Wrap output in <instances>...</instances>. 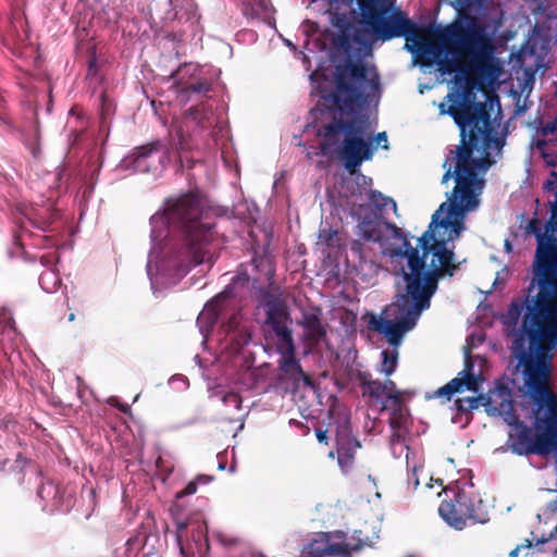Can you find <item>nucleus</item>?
Here are the masks:
<instances>
[{
	"label": "nucleus",
	"mask_w": 557,
	"mask_h": 557,
	"mask_svg": "<svg viewBox=\"0 0 557 557\" xmlns=\"http://www.w3.org/2000/svg\"><path fill=\"white\" fill-rule=\"evenodd\" d=\"M467 499L468 493L460 490L456 493L454 502H445L438 508L441 517L456 530H462L468 519L481 523L486 521L485 517L476 513L473 505H467Z\"/></svg>",
	"instance_id": "nucleus-10"
},
{
	"label": "nucleus",
	"mask_w": 557,
	"mask_h": 557,
	"mask_svg": "<svg viewBox=\"0 0 557 557\" xmlns=\"http://www.w3.org/2000/svg\"><path fill=\"white\" fill-rule=\"evenodd\" d=\"M358 178H360L362 181L363 184H367L368 181L369 183H371V180L370 178H367L364 175H360Z\"/></svg>",
	"instance_id": "nucleus-36"
},
{
	"label": "nucleus",
	"mask_w": 557,
	"mask_h": 557,
	"mask_svg": "<svg viewBox=\"0 0 557 557\" xmlns=\"http://www.w3.org/2000/svg\"><path fill=\"white\" fill-rule=\"evenodd\" d=\"M361 547L360 541H348L342 531L320 533L304 547L301 557H350Z\"/></svg>",
	"instance_id": "nucleus-8"
},
{
	"label": "nucleus",
	"mask_w": 557,
	"mask_h": 557,
	"mask_svg": "<svg viewBox=\"0 0 557 557\" xmlns=\"http://www.w3.org/2000/svg\"><path fill=\"white\" fill-rule=\"evenodd\" d=\"M110 404H112L114 406H119V408L123 412H127L129 410V406L128 405H120L116 398H111L110 399Z\"/></svg>",
	"instance_id": "nucleus-33"
},
{
	"label": "nucleus",
	"mask_w": 557,
	"mask_h": 557,
	"mask_svg": "<svg viewBox=\"0 0 557 557\" xmlns=\"http://www.w3.org/2000/svg\"><path fill=\"white\" fill-rule=\"evenodd\" d=\"M210 480H211L210 476L199 475L196 481L189 482L184 490L180 491L176 494V497L182 498L184 496L195 494L197 492V483L198 482L208 483V482H210Z\"/></svg>",
	"instance_id": "nucleus-24"
},
{
	"label": "nucleus",
	"mask_w": 557,
	"mask_h": 557,
	"mask_svg": "<svg viewBox=\"0 0 557 557\" xmlns=\"http://www.w3.org/2000/svg\"><path fill=\"white\" fill-rule=\"evenodd\" d=\"M458 409L462 411L472 410L482 405L481 395L479 397H465L456 400Z\"/></svg>",
	"instance_id": "nucleus-23"
},
{
	"label": "nucleus",
	"mask_w": 557,
	"mask_h": 557,
	"mask_svg": "<svg viewBox=\"0 0 557 557\" xmlns=\"http://www.w3.org/2000/svg\"><path fill=\"white\" fill-rule=\"evenodd\" d=\"M483 400L482 405L491 416H499L504 421L515 428V434H510L511 438L528 437L530 429L523 423L519 422L518 417L513 410L512 395L508 387L497 386L490 391L486 395H481Z\"/></svg>",
	"instance_id": "nucleus-9"
},
{
	"label": "nucleus",
	"mask_w": 557,
	"mask_h": 557,
	"mask_svg": "<svg viewBox=\"0 0 557 557\" xmlns=\"http://www.w3.org/2000/svg\"><path fill=\"white\" fill-rule=\"evenodd\" d=\"M187 91H191L195 94H207L210 90V84L208 82H198L196 84H191L186 87Z\"/></svg>",
	"instance_id": "nucleus-27"
},
{
	"label": "nucleus",
	"mask_w": 557,
	"mask_h": 557,
	"mask_svg": "<svg viewBox=\"0 0 557 557\" xmlns=\"http://www.w3.org/2000/svg\"><path fill=\"white\" fill-rule=\"evenodd\" d=\"M222 401L226 406H233L236 410H239L242 407V399L236 393H227L223 395Z\"/></svg>",
	"instance_id": "nucleus-25"
},
{
	"label": "nucleus",
	"mask_w": 557,
	"mask_h": 557,
	"mask_svg": "<svg viewBox=\"0 0 557 557\" xmlns=\"http://www.w3.org/2000/svg\"><path fill=\"white\" fill-rule=\"evenodd\" d=\"M258 5H259V10L257 11V13H259V12H264V13L269 12V9H270L269 0H259Z\"/></svg>",
	"instance_id": "nucleus-32"
},
{
	"label": "nucleus",
	"mask_w": 557,
	"mask_h": 557,
	"mask_svg": "<svg viewBox=\"0 0 557 557\" xmlns=\"http://www.w3.org/2000/svg\"><path fill=\"white\" fill-rule=\"evenodd\" d=\"M318 244L327 247H336L339 245V236L336 230L322 226L319 231Z\"/></svg>",
	"instance_id": "nucleus-22"
},
{
	"label": "nucleus",
	"mask_w": 557,
	"mask_h": 557,
	"mask_svg": "<svg viewBox=\"0 0 557 557\" xmlns=\"http://www.w3.org/2000/svg\"><path fill=\"white\" fill-rule=\"evenodd\" d=\"M483 379L480 375H475L473 373V363L467 357L465 369L459 372L458 376L453 379L449 383L438 388L435 393L436 397H446L450 399V397L456 393H461L465 391H470L476 393L480 388V384Z\"/></svg>",
	"instance_id": "nucleus-11"
},
{
	"label": "nucleus",
	"mask_w": 557,
	"mask_h": 557,
	"mask_svg": "<svg viewBox=\"0 0 557 557\" xmlns=\"http://www.w3.org/2000/svg\"><path fill=\"white\" fill-rule=\"evenodd\" d=\"M239 320L237 317H234L227 325L226 336H225V348L231 346L232 354L239 350V348L247 344L248 334L246 329H238Z\"/></svg>",
	"instance_id": "nucleus-19"
},
{
	"label": "nucleus",
	"mask_w": 557,
	"mask_h": 557,
	"mask_svg": "<svg viewBox=\"0 0 557 557\" xmlns=\"http://www.w3.org/2000/svg\"><path fill=\"white\" fill-rule=\"evenodd\" d=\"M230 293L231 292L228 289L220 293L215 298L208 301L202 311L199 313L197 324L200 329V332L205 336L214 325L222 311L225 309L224 301L228 298Z\"/></svg>",
	"instance_id": "nucleus-13"
},
{
	"label": "nucleus",
	"mask_w": 557,
	"mask_h": 557,
	"mask_svg": "<svg viewBox=\"0 0 557 557\" xmlns=\"http://www.w3.org/2000/svg\"><path fill=\"white\" fill-rule=\"evenodd\" d=\"M319 76H320V75H319V73H318V72H314V73H312V74L310 75V78H311L312 81H315V79H318V78H319Z\"/></svg>",
	"instance_id": "nucleus-37"
},
{
	"label": "nucleus",
	"mask_w": 557,
	"mask_h": 557,
	"mask_svg": "<svg viewBox=\"0 0 557 557\" xmlns=\"http://www.w3.org/2000/svg\"><path fill=\"white\" fill-rule=\"evenodd\" d=\"M219 468H220L221 470H223V469H224V465L220 463V465H219Z\"/></svg>",
	"instance_id": "nucleus-41"
},
{
	"label": "nucleus",
	"mask_w": 557,
	"mask_h": 557,
	"mask_svg": "<svg viewBox=\"0 0 557 557\" xmlns=\"http://www.w3.org/2000/svg\"><path fill=\"white\" fill-rule=\"evenodd\" d=\"M504 246H505V250H506L507 253H510L512 251V245H511L509 239L505 240Z\"/></svg>",
	"instance_id": "nucleus-35"
},
{
	"label": "nucleus",
	"mask_w": 557,
	"mask_h": 557,
	"mask_svg": "<svg viewBox=\"0 0 557 557\" xmlns=\"http://www.w3.org/2000/svg\"><path fill=\"white\" fill-rule=\"evenodd\" d=\"M290 322H276L269 325V338L273 342L277 354L280 370L295 382L304 381L309 384V377L302 371L299 361L295 358V344Z\"/></svg>",
	"instance_id": "nucleus-7"
},
{
	"label": "nucleus",
	"mask_w": 557,
	"mask_h": 557,
	"mask_svg": "<svg viewBox=\"0 0 557 557\" xmlns=\"http://www.w3.org/2000/svg\"><path fill=\"white\" fill-rule=\"evenodd\" d=\"M317 437H318L319 442H324L327 438L326 433L321 430L317 431Z\"/></svg>",
	"instance_id": "nucleus-34"
},
{
	"label": "nucleus",
	"mask_w": 557,
	"mask_h": 557,
	"mask_svg": "<svg viewBox=\"0 0 557 557\" xmlns=\"http://www.w3.org/2000/svg\"><path fill=\"white\" fill-rule=\"evenodd\" d=\"M549 203L550 216L545 223L534 216L524 227V232L534 235L537 242L534 264L539 293L525 299V311L518 330L516 326L524 308L522 301H512L503 317L504 324L513 329L511 349L523 368L527 394L536 403H547L544 417L539 413L535 417V436L530 431L528 437H520L521 448L513 444L520 454L557 451V398L546 387L549 367L544 354L545 345L557 346V195Z\"/></svg>",
	"instance_id": "nucleus-3"
},
{
	"label": "nucleus",
	"mask_w": 557,
	"mask_h": 557,
	"mask_svg": "<svg viewBox=\"0 0 557 557\" xmlns=\"http://www.w3.org/2000/svg\"><path fill=\"white\" fill-rule=\"evenodd\" d=\"M370 392L379 399L385 398L386 400H391L394 406H399L403 396L406 394V392L398 391L395 383L391 380H386L384 382H371Z\"/></svg>",
	"instance_id": "nucleus-18"
},
{
	"label": "nucleus",
	"mask_w": 557,
	"mask_h": 557,
	"mask_svg": "<svg viewBox=\"0 0 557 557\" xmlns=\"http://www.w3.org/2000/svg\"><path fill=\"white\" fill-rule=\"evenodd\" d=\"M312 10L325 8L324 13L333 27L346 28L354 15V0H311Z\"/></svg>",
	"instance_id": "nucleus-12"
},
{
	"label": "nucleus",
	"mask_w": 557,
	"mask_h": 557,
	"mask_svg": "<svg viewBox=\"0 0 557 557\" xmlns=\"http://www.w3.org/2000/svg\"><path fill=\"white\" fill-rule=\"evenodd\" d=\"M517 554H518V548L513 549V550L510 553V556H511V557H517Z\"/></svg>",
	"instance_id": "nucleus-38"
},
{
	"label": "nucleus",
	"mask_w": 557,
	"mask_h": 557,
	"mask_svg": "<svg viewBox=\"0 0 557 557\" xmlns=\"http://www.w3.org/2000/svg\"><path fill=\"white\" fill-rule=\"evenodd\" d=\"M391 209L397 213L396 202L382 193L367 189L351 200V215L358 220V234L366 240L380 245L382 253L387 256L394 269H399L400 280L397 282L400 292L395 302L391 304L380 317L370 321L373 330L381 333L393 347L381 352L380 371L385 375L395 372L398 362V346L407 332L412 330L422 311L430 307V300L437 287V276L443 272L450 275L457 268L454 261L453 243L465 230V218L460 225L454 227L456 236L449 234L450 228L442 234L432 226L419 238L423 256L419 249L410 246L401 228L384 220Z\"/></svg>",
	"instance_id": "nucleus-2"
},
{
	"label": "nucleus",
	"mask_w": 557,
	"mask_h": 557,
	"mask_svg": "<svg viewBox=\"0 0 557 557\" xmlns=\"http://www.w3.org/2000/svg\"><path fill=\"white\" fill-rule=\"evenodd\" d=\"M44 490H45V487H41V488L39 490V492H38V493H39V495L42 493V491H44Z\"/></svg>",
	"instance_id": "nucleus-43"
},
{
	"label": "nucleus",
	"mask_w": 557,
	"mask_h": 557,
	"mask_svg": "<svg viewBox=\"0 0 557 557\" xmlns=\"http://www.w3.org/2000/svg\"><path fill=\"white\" fill-rule=\"evenodd\" d=\"M476 0H454L453 7L462 15L458 21L447 25L442 37L470 55V67L482 81L496 82L502 73L498 61L494 58L492 37L486 27L475 17L466 15Z\"/></svg>",
	"instance_id": "nucleus-6"
},
{
	"label": "nucleus",
	"mask_w": 557,
	"mask_h": 557,
	"mask_svg": "<svg viewBox=\"0 0 557 557\" xmlns=\"http://www.w3.org/2000/svg\"><path fill=\"white\" fill-rule=\"evenodd\" d=\"M251 557H264V556L260 555V554H253V555H251Z\"/></svg>",
	"instance_id": "nucleus-40"
},
{
	"label": "nucleus",
	"mask_w": 557,
	"mask_h": 557,
	"mask_svg": "<svg viewBox=\"0 0 557 557\" xmlns=\"http://www.w3.org/2000/svg\"><path fill=\"white\" fill-rule=\"evenodd\" d=\"M264 309L267 312V324L273 325L276 322H290L287 306L283 299L276 296H269L264 300Z\"/></svg>",
	"instance_id": "nucleus-17"
},
{
	"label": "nucleus",
	"mask_w": 557,
	"mask_h": 557,
	"mask_svg": "<svg viewBox=\"0 0 557 557\" xmlns=\"http://www.w3.org/2000/svg\"><path fill=\"white\" fill-rule=\"evenodd\" d=\"M337 460L341 469L346 472L354 463V454L360 448V443L349 436L348 425L345 424L342 431L337 432Z\"/></svg>",
	"instance_id": "nucleus-14"
},
{
	"label": "nucleus",
	"mask_w": 557,
	"mask_h": 557,
	"mask_svg": "<svg viewBox=\"0 0 557 557\" xmlns=\"http://www.w3.org/2000/svg\"><path fill=\"white\" fill-rule=\"evenodd\" d=\"M301 326L304 329L302 339L309 349H312L314 346L324 341L325 329L317 313H305L302 317Z\"/></svg>",
	"instance_id": "nucleus-15"
},
{
	"label": "nucleus",
	"mask_w": 557,
	"mask_h": 557,
	"mask_svg": "<svg viewBox=\"0 0 557 557\" xmlns=\"http://www.w3.org/2000/svg\"><path fill=\"white\" fill-rule=\"evenodd\" d=\"M59 260V256L57 251L47 252L40 257V262L42 265L47 267L48 270L44 271L39 276V284L41 288L47 293H54L58 290L60 286V277L58 273L52 268L57 261Z\"/></svg>",
	"instance_id": "nucleus-16"
},
{
	"label": "nucleus",
	"mask_w": 557,
	"mask_h": 557,
	"mask_svg": "<svg viewBox=\"0 0 557 557\" xmlns=\"http://www.w3.org/2000/svg\"><path fill=\"white\" fill-rule=\"evenodd\" d=\"M191 69L195 70L196 67L194 65H184L183 67H181L176 73L177 79H182L184 75Z\"/></svg>",
	"instance_id": "nucleus-31"
},
{
	"label": "nucleus",
	"mask_w": 557,
	"mask_h": 557,
	"mask_svg": "<svg viewBox=\"0 0 557 557\" xmlns=\"http://www.w3.org/2000/svg\"><path fill=\"white\" fill-rule=\"evenodd\" d=\"M0 323H3L8 329L13 330V320L11 313L8 311H3L0 315Z\"/></svg>",
	"instance_id": "nucleus-29"
},
{
	"label": "nucleus",
	"mask_w": 557,
	"mask_h": 557,
	"mask_svg": "<svg viewBox=\"0 0 557 557\" xmlns=\"http://www.w3.org/2000/svg\"><path fill=\"white\" fill-rule=\"evenodd\" d=\"M212 395L216 396V395H219V393L218 392H212Z\"/></svg>",
	"instance_id": "nucleus-44"
},
{
	"label": "nucleus",
	"mask_w": 557,
	"mask_h": 557,
	"mask_svg": "<svg viewBox=\"0 0 557 557\" xmlns=\"http://www.w3.org/2000/svg\"><path fill=\"white\" fill-rule=\"evenodd\" d=\"M150 225L147 274L152 288L176 283L193 265L211 263L219 248L213 223L194 194L169 199Z\"/></svg>",
	"instance_id": "nucleus-4"
},
{
	"label": "nucleus",
	"mask_w": 557,
	"mask_h": 557,
	"mask_svg": "<svg viewBox=\"0 0 557 557\" xmlns=\"http://www.w3.org/2000/svg\"><path fill=\"white\" fill-rule=\"evenodd\" d=\"M203 108H194L190 109L188 112V117L193 119L197 122L200 126H205L203 120L208 119L207 113L203 112Z\"/></svg>",
	"instance_id": "nucleus-26"
},
{
	"label": "nucleus",
	"mask_w": 557,
	"mask_h": 557,
	"mask_svg": "<svg viewBox=\"0 0 557 557\" xmlns=\"http://www.w3.org/2000/svg\"><path fill=\"white\" fill-rule=\"evenodd\" d=\"M406 451L407 468L411 472L408 476V484H411L413 488H417L419 485L418 471L422 468V460L421 458L416 460L413 454L408 447H406Z\"/></svg>",
	"instance_id": "nucleus-21"
},
{
	"label": "nucleus",
	"mask_w": 557,
	"mask_h": 557,
	"mask_svg": "<svg viewBox=\"0 0 557 557\" xmlns=\"http://www.w3.org/2000/svg\"><path fill=\"white\" fill-rule=\"evenodd\" d=\"M436 482H437L440 485H442V484H443V481H442V480H437Z\"/></svg>",
	"instance_id": "nucleus-42"
},
{
	"label": "nucleus",
	"mask_w": 557,
	"mask_h": 557,
	"mask_svg": "<svg viewBox=\"0 0 557 557\" xmlns=\"http://www.w3.org/2000/svg\"><path fill=\"white\" fill-rule=\"evenodd\" d=\"M177 541H178V545H180V552H181V555L183 557H191L188 548H186L183 543H182V534H178L177 535Z\"/></svg>",
	"instance_id": "nucleus-30"
},
{
	"label": "nucleus",
	"mask_w": 557,
	"mask_h": 557,
	"mask_svg": "<svg viewBox=\"0 0 557 557\" xmlns=\"http://www.w3.org/2000/svg\"><path fill=\"white\" fill-rule=\"evenodd\" d=\"M153 157V150L147 147L138 148L132 156L125 158L121 163L120 168L127 169L133 162L135 172H145L149 170L147 160Z\"/></svg>",
	"instance_id": "nucleus-20"
},
{
	"label": "nucleus",
	"mask_w": 557,
	"mask_h": 557,
	"mask_svg": "<svg viewBox=\"0 0 557 557\" xmlns=\"http://www.w3.org/2000/svg\"><path fill=\"white\" fill-rule=\"evenodd\" d=\"M319 89L323 106L337 110L341 115L319 129L323 156H338L345 168L354 173L363 161L372 158L375 148H388L385 132L375 136L373 147L371 131L366 123L347 119L350 113L380 97V76L374 66L361 60H347L336 67L335 90L326 94L321 86Z\"/></svg>",
	"instance_id": "nucleus-5"
},
{
	"label": "nucleus",
	"mask_w": 557,
	"mask_h": 557,
	"mask_svg": "<svg viewBox=\"0 0 557 557\" xmlns=\"http://www.w3.org/2000/svg\"><path fill=\"white\" fill-rule=\"evenodd\" d=\"M463 490H465V491L468 493V495H469V499H467V500H466V502H467V505H473V507H474V509H475L476 513H478V515H480L481 517H483V516H482V513L480 512V507H481V505H482V502H481L480 499H476V497H473V496H472V493H471V491H470V490H471V486H470L468 490H467V488H463Z\"/></svg>",
	"instance_id": "nucleus-28"
},
{
	"label": "nucleus",
	"mask_w": 557,
	"mask_h": 557,
	"mask_svg": "<svg viewBox=\"0 0 557 557\" xmlns=\"http://www.w3.org/2000/svg\"><path fill=\"white\" fill-rule=\"evenodd\" d=\"M355 11L346 28L335 27L342 35L349 36L354 29L356 41L370 47L376 40L386 41L405 37V49L412 53L414 64L437 65L442 75L456 72L455 91L446 96L438 106L441 114L450 115L461 132V146L457 148L455 171L447 160L442 183L455 177L456 186L447 200L433 213L431 231L437 228L445 234L449 227H458L466 214L480 206V196L485 186L484 175L500 156L505 139L498 136L495 121H492L483 102L473 101L474 82L468 70L448 60L443 45L425 37L392 0H354ZM450 234L456 236L455 228Z\"/></svg>",
	"instance_id": "nucleus-1"
},
{
	"label": "nucleus",
	"mask_w": 557,
	"mask_h": 557,
	"mask_svg": "<svg viewBox=\"0 0 557 557\" xmlns=\"http://www.w3.org/2000/svg\"><path fill=\"white\" fill-rule=\"evenodd\" d=\"M74 319H75L74 313H71V314L69 315V321H73Z\"/></svg>",
	"instance_id": "nucleus-39"
}]
</instances>
